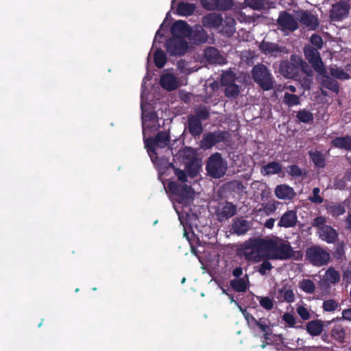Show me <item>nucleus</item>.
Returning <instances> with one entry per match:
<instances>
[{"instance_id": "obj_13", "label": "nucleus", "mask_w": 351, "mask_h": 351, "mask_svg": "<svg viewBox=\"0 0 351 351\" xmlns=\"http://www.w3.org/2000/svg\"><path fill=\"white\" fill-rule=\"evenodd\" d=\"M226 139V133L221 131H215L205 134L200 141V147L208 149L217 143H223Z\"/></svg>"}, {"instance_id": "obj_16", "label": "nucleus", "mask_w": 351, "mask_h": 351, "mask_svg": "<svg viewBox=\"0 0 351 351\" xmlns=\"http://www.w3.org/2000/svg\"><path fill=\"white\" fill-rule=\"evenodd\" d=\"M187 129L189 132L195 138H199L203 132L202 121L197 117L189 114L187 119Z\"/></svg>"}, {"instance_id": "obj_58", "label": "nucleus", "mask_w": 351, "mask_h": 351, "mask_svg": "<svg viewBox=\"0 0 351 351\" xmlns=\"http://www.w3.org/2000/svg\"><path fill=\"white\" fill-rule=\"evenodd\" d=\"M320 189L315 187L313 189V196L309 197V200L314 204H322L324 198L319 195Z\"/></svg>"}, {"instance_id": "obj_23", "label": "nucleus", "mask_w": 351, "mask_h": 351, "mask_svg": "<svg viewBox=\"0 0 351 351\" xmlns=\"http://www.w3.org/2000/svg\"><path fill=\"white\" fill-rule=\"evenodd\" d=\"M298 222V216L296 212L293 210H287L285 212L280 220L278 221V226L284 228H293L296 226Z\"/></svg>"}, {"instance_id": "obj_59", "label": "nucleus", "mask_w": 351, "mask_h": 351, "mask_svg": "<svg viewBox=\"0 0 351 351\" xmlns=\"http://www.w3.org/2000/svg\"><path fill=\"white\" fill-rule=\"evenodd\" d=\"M233 6L232 0H217V10H228Z\"/></svg>"}, {"instance_id": "obj_29", "label": "nucleus", "mask_w": 351, "mask_h": 351, "mask_svg": "<svg viewBox=\"0 0 351 351\" xmlns=\"http://www.w3.org/2000/svg\"><path fill=\"white\" fill-rule=\"evenodd\" d=\"M233 232L237 235L245 234L250 229L249 222L242 218H235L232 224Z\"/></svg>"}, {"instance_id": "obj_34", "label": "nucleus", "mask_w": 351, "mask_h": 351, "mask_svg": "<svg viewBox=\"0 0 351 351\" xmlns=\"http://www.w3.org/2000/svg\"><path fill=\"white\" fill-rule=\"evenodd\" d=\"M196 7L195 4L181 1L177 8V14L180 16H190L193 14Z\"/></svg>"}, {"instance_id": "obj_31", "label": "nucleus", "mask_w": 351, "mask_h": 351, "mask_svg": "<svg viewBox=\"0 0 351 351\" xmlns=\"http://www.w3.org/2000/svg\"><path fill=\"white\" fill-rule=\"evenodd\" d=\"M227 189L239 196H243L247 193L246 187L243 185L241 181L234 180L227 183Z\"/></svg>"}, {"instance_id": "obj_36", "label": "nucleus", "mask_w": 351, "mask_h": 351, "mask_svg": "<svg viewBox=\"0 0 351 351\" xmlns=\"http://www.w3.org/2000/svg\"><path fill=\"white\" fill-rule=\"evenodd\" d=\"M167 56L165 53L160 49H158L154 54V62L156 67L162 69L167 62Z\"/></svg>"}, {"instance_id": "obj_7", "label": "nucleus", "mask_w": 351, "mask_h": 351, "mask_svg": "<svg viewBox=\"0 0 351 351\" xmlns=\"http://www.w3.org/2000/svg\"><path fill=\"white\" fill-rule=\"evenodd\" d=\"M206 169L208 176L213 178H221L227 171V162L221 158V155H210Z\"/></svg>"}, {"instance_id": "obj_41", "label": "nucleus", "mask_w": 351, "mask_h": 351, "mask_svg": "<svg viewBox=\"0 0 351 351\" xmlns=\"http://www.w3.org/2000/svg\"><path fill=\"white\" fill-rule=\"evenodd\" d=\"M331 337L338 341L339 342H343L345 338V330L341 325H335L332 328L331 331Z\"/></svg>"}, {"instance_id": "obj_10", "label": "nucleus", "mask_w": 351, "mask_h": 351, "mask_svg": "<svg viewBox=\"0 0 351 351\" xmlns=\"http://www.w3.org/2000/svg\"><path fill=\"white\" fill-rule=\"evenodd\" d=\"M306 59L317 73H324L325 66L317 49L312 46H306L304 49Z\"/></svg>"}, {"instance_id": "obj_57", "label": "nucleus", "mask_w": 351, "mask_h": 351, "mask_svg": "<svg viewBox=\"0 0 351 351\" xmlns=\"http://www.w3.org/2000/svg\"><path fill=\"white\" fill-rule=\"evenodd\" d=\"M326 218L324 216L316 217L312 221V226L317 228L318 231L324 226H327L326 224Z\"/></svg>"}, {"instance_id": "obj_9", "label": "nucleus", "mask_w": 351, "mask_h": 351, "mask_svg": "<svg viewBox=\"0 0 351 351\" xmlns=\"http://www.w3.org/2000/svg\"><path fill=\"white\" fill-rule=\"evenodd\" d=\"M169 191L180 198V203L187 204L194 199L195 191L187 184H179L176 182H170L168 184Z\"/></svg>"}, {"instance_id": "obj_5", "label": "nucleus", "mask_w": 351, "mask_h": 351, "mask_svg": "<svg viewBox=\"0 0 351 351\" xmlns=\"http://www.w3.org/2000/svg\"><path fill=\"white\" fill-rule=\"evenodd\" d=\"M197 155H173V160H178L184 166V173L187 177L195 178L199 173L202 168V160L196 157Z\"/></svg>"}, {"instance_id": "obj_51", "label": "nucleus", "mask_w": 351, "mask_h": 351, "mask_svg": "<svg viewBox=\"0 0 351 351\" xmlns=\"http://www.w3.org/2000/svg\"><path fill=\"white\" fill-rule=\"evenodd\" d=\"M311 160L315 167L318 169L324 168L326 166L325 155H310Z\"/></svg>"}, {"instance_id": "obj_11", "label": "nucleus", "mask_w": 351, "mask_h": 351, "mask_svg": "<svg viewBox=\"0 0 351 351\" xmlns=\"http://www.w3.org/2000/svg\"><path fill=\"white\" fill-rule=\"evenodd\" d=\"M165 45L167 51L171 56H182L189 47L187 41L181 36H172L167 40Z\"/></svg>"}, {"instance_id": "obj_35", "label": "nucleus", "mask_w": 351, "mask_h": 351, "mask_svg": "<svg viewBox=\"0 0 351 351\" xmlns=\"http://www.w3.org/2000/svg\"><path fill=\"white\" fill-rule=\"evenodd\" d=\"M246 281L248 282V276L245 275V278H234L230 280V285L237 292H245L247 289Z\"/></svg>"}, {"instance_id": "obj_50", "label": "nucleus", "mask_w": 351, "mask_h": 351, "mask_svg": "<svg viewBox=\"0 0 351 351\" xmlns=\"http://www.w3.org/2000/svg\"><path fill=\"white\" fill-rule=\"evenodd\" d=\"M235 77L232 72H226L221 76V84L222 86H227L234 83Z\"/></svg>"}, {"instance_id": "obj_19", "label": "nucleus", "mask_w": 351, "mask_h": 351, "mask_svg": "<svg viewBox=\"0 0 351 351\" xmlns=\"http://www.w3.org/2000/svg\"><path fill=\"white\" fill-rule=\"evenodd\" d=\"M223 17L221 14L209 13L202 18V25L206 28L218 29L223 25Z\"/></svg>"}, {"instance_id": "obj_47", "label": "nucleus", "mask_w": 351, "mask_h": 351, "mask_svg": "<svg viewBox=\"0 0 351 351\" xmlns=\"http://www.w3.org/2000/svg\"><path fill=\"white\" fill-rule=\"evenodd\" d=\"M300 288L307 293H313L315 291V285L313 280L304 279L300 283Z\"/></svg>"}, {"instance_id": "obj_22", "label": "nucleus", "mask_w": 351, "mask_h": 351, "mask_svg": "<svg viewBox=\"0 0 351 351\" xmlns=\"http://www.w3.org/2000/svg\"><path fill=\"white\" fill-rule=\"evenodd\" d=\"M317 233L319 237L328 243H335L339 237L337 230L330 226L322 227L320 230L317 231Z\"/></svg>"}, {"instance_id": "obj_32", "label": "nucleus", "mask_w": 351, "mask_h": 351, "mask_svg": "<svg viewBox=\"0 0 351 351\" xmlns=\"http://www.w3.org/2000/svg\"><path fill=\"white\" fill-rule=\"evenodd\" d=\"M351 181V169H348L343 176L338 175L334 180V186L339 190H344Z\"/></svg>"}, {"instance_id": "obj_45", "label": "nucleus", "mask_w": 351, "mask_h": 351, "mask_svg": "<svg viewBox=\"0 0 351 351\" xmlns=\"http://www.w3.org/2000/svg\"><path fill=\"white\" fill-rule=\"evenodd\" d=\"M330 73L332 77L341 80H349L350 78V75L341 68L331 67L330 69Z\"/></svg>"}, {"instance_id": "obj_12", "label": "nucleus", "mask_w": 351, "mask_h": 351, "mask_svg": "<svg viewBox=\"0 0 351 351\" xmlns=\"http://www.w3.org/2000/svg\"><path fill=\"white\" fill-rule=\"evenodd\" d=\"M349 0H341L332 5L330 18L333 21H340L346 18L350 10Z\"/></svg>"}, {"instance_id": "obj_44", "label": "nucleus", "mask_w": 351, "mask_h": 351, "mask_svg": "<svg viewBox=\"0 0 351 351\" xmlns=\"http://www.w3.org/2000/svg\"><path fill=\"white\" fill-rule=\"evenodd\" d=\"M239 93H240L239 87L235 83L226 86V88L224 90L225 96L230 99H236L239 96Z\"/></svg>"}, {"instance_id": "obj_55", "label": "nucleus", "mask_w": 351, "mask_h": 351, "mask_svg": "<svg viewBox=\"0 0 351 351\" xmlns=\"http://www.w3.org/2000/svg\"><path fill=\"white\" fill-rule=\"evenodd\" d=\"M145 147L147 149L148 154L150 152L152 154H156V148L158 147L157 146V143L155 138H146L145 140Z\"/></svg>"}, {"instance_id": "obj_42", "label": "nucleus", "mask_w": 351, "mask_h": 351, "mask_svg": "<svg viewBox=\"0 0 351 351\" xmlns=\"http://www.w3.org/2000/svg\"><path fill=\"white\" fill-rule=\"evenodd\" d=\"M263 170L266 174H276L281 172L282 166L277 162H271L263 166Z\"/></svg>"}, {"instance_id": "obj_43", "label": "nucleus", "mask_w": 351, "mask_h": 351, "mask_svg": "<svg viewBox=\"0 0 351 351\" xmlns=\"http://www.w3.org/2000/svg\"><path fill=\"white\" fill-rule=\"evenodd\" d=\"M157 146L158 147L164 148L170 141V136L166 132H159L155 136Z\"/></svg>"}, {"instance_id": "obj_54", "label": "nucleus", "mask_w": 351, "mask_h": 351, "mask_svg": "<svg viewBox=\"0 0 351 351\" xmlns=\"http://www.w3.org/2000/svg\"><path fill=\"white\" fill-rule=\"evenodd\" d=\"M339 304L337 301L333 299L324 300L323 302V309L325 311L330 312L337 309Z\"/></svg>"}, {"instance_id": "obj_49", "label": "nucleus", "mask_w": 351, "mask_h": 351, "mask_svg": "<svg viewBox=\"0 0 351 351\" xmlns=\"http://www.w3.org/2000/svg\"><path fill=\"white\" fill-rule=\"evenodd\" d=\"M195 117H197L199 120H206L210 116L209 108L206 106H202L195 110Z\"/></svg>"}, {"instance_id": "obj_27", "label": "nucleus", "mask_w": 351, "mask_h": 351, "mask_svg": "<svg viewBox=\"0 0 351 351\" xmlns=\"http://www.w3.org/2000/svg\"><path fill=\"white\" fill-rule=\"evenodd\" d=\"M160 84L164 89L168 91L174 90L178 86L176 77L173 74L170 73L161 75Z\"/></svg>"}, {"instance_id": "obj_18", "label": "nucleus", "mask_w": 351, "mask_h": 351, "mask_svg": "<svg viewBox=\"0 0 351 351\" xmlns=\"http://www.w3.org/2000/svg\"><path fill=\"white\" fill-rule=\"evenodd\" d=\"M298 21L311 30H315L319 27V21L316 16L307 11L299 12L297 14Z\"/></svg>"}, {"instance_id": "obj_20", "label": "nucleus", "mask_w": 351, "mask_h": 351, "mask_svg": "<svg viewBox=\"0 0 351 351\" xmlns=\"http://www.w3.org/2000/svg\"><path fill=\"white\" fill-rule=\"evenodd\" d=\"M274 296L278 302L292 303L295 300V294L287 285H283L282 287L276 291Z\"/></svg>"}, {"instance_id": "obj_15", "label": "nucleus", "mask_w": 351, "mask_h": 351, "mask_svg": "<svg viewBox=\"0 0 351 351\" xmlns=\"http://www.w3.org/2000/svg\"><path fill=\"white\" fill-rule=\"evenodd\" d=\"M317 80L322 87L335 93L339 92L338 82L328 75L326 68L324 73H317Z\"/></svg>"}, {"instance_id": "obj_63", "label": "nucleus", "mask_w": 351, "mask_h": 351, "mask_svg": "<svg viewBox=\"0 0 351 351\" xmlns=\"http://www.w3.org/2000/svg\"><path fill=\"white\" fill-rule=\"evenodd\" d=\"M297 313L303 320H307L310 318V313L308 309L303 306H300L297 308Z\"/></svg>"}, {"instance_id": "obj_30", "label": "nucleus", "mask_w": 351, "mask_h": 351, "mask_svg": "<svg viewBox=\"0 0 351 351\" xmlns=\"http://www.w3.org/2000/svg\"><path fill=\"white\" fill-rule=\"evenodd\" d=\"M307 332L313 336H318L322 334L324 330V322L321 319L310 321L306 326Z\"/></svg>"}, {"instance_id": "obj_48", "label": "nucleus", "mask_w": 351, "mask_h": 351, "mask_svg": "<svg viewBox=\"0 0 351 351\" xmlns=\"http://www.w3.org/2000/svg\"><path fill=\"white\" fill-rule=\"evenodd\" d=\"M345 256V243L343 241L337 242L335 246L333 257L336 260H342Z\"/></svg>"}, {"instance_id": "obj_3", "label": "nucleus", "mask_w": 351, "mask_h": 351, "mask_svg": "<svg viewBox=\"0 0 351 351\" xmlns=\"http://www.w3.org/2000/svg\"><path fill=\"white\" fill-rule=\"evenodd\" d=\"M263 250H265V240L263 239H252L245 242L243 254L246 261L259 263L264 260V255L262 253Z\"/></svg>"}, {"instance_id": "obj_1", "label": "nucleus", "mask_w": 351, "mask_h": 351, "mask_svg": "<svg viewBox=\"0 0 351 351\" xmlns=\"http://www.w3.org/2000/svg\"><path fill=\"white\" fill-rule=\"evenodd\" d=\"M265 250L273 260H288L295 253L290 244L282 239L265 240Z\"/></svg>"}, {"instance_id": "obj_21", "label": "nucleus", "mask_w": 351, "mask_h": 351, "mask_svg": "<svg viewBox=\"0 0 351 351\" xmlns=\"http://www.w3.org/2000/svg\"><path fill=\"white\" fill-rule=\"evenodd\" d=\"M188 38L193 44L199 45L206 43L208 36L202 26H196L193 29H191Z\"/></svg>"}, {"instance_id": "obj_26", "label": "nucleus", "mask_w": 351, "mask_h": 351, "mask_svg": "<svg viewBox=\"0 0 351 351\" xmlns=\"http://www.w3.org/2000/svg\"><path fill=\"white\" fill-rule=\"evenodd\" d=\"M260 49L266 54L276 56L277 53H287L285 47H281L276 43L263 42L260 45Z\"/></svg>"}, {"instance_id": "obj_37", "label": "nucleus", "mask_w": 351, "mask_h": 351, "mask_svg": "<svg viewBox=\"0 0 351 351\" xmlns=\"http://www.w3.org/2000/svg\"><path fill=\"white\" fill-rule=\"evenodd\" d=\"M235 21L233 18H226L223 21L222 32L227 36H232L235 32Z\"/></svg>"}, {"instance_id": "obj_62", "label": "nucleus", "mask_w": 351, "mask_h": 351, "mask_svg": "<svg viewBox=\"0 0 351 351\" xmlns=\"http://www.w3.org/2000/svg\"><path fill=\"white\" fill-rule=\"evenodd\" d=\"M239 308L248 324L252 326L254 323H256V319L246 308H243L241 306H239Z\"/></svg>"}, {"instance_id": "obj_60", "label": "nucleus", "mask_w": 351, "mask_h": 351, "mask_svg": "<svg viewBox=\"0 0 351 351\" xmlns=\"http://www.w3.org/2000/svg\"><path fill=\"white\" fill-rule=\"evenodd\" d=\"M201 3L208 10H215L217 8V0H201Z\"/></svg>"}, {"instance_id": "obj_2", "label": "nucleus", "mask_w": 351, "mask_h": 351, "mask_svg": "<svg viewBox=\"0 0 351 351\" xmlns=\"http://www.w3.org/2000/svg\"><path fill=\"white\" fill-rule=\"evenodd\" d=\"M308 64L298 55H291L289 60L280 62L279 72L287 78L293 79L299 75L300 71L307 73Z\"/></svg>"}, {"instance_id": "obj_24", "label": "nucleus", "mask_w": 351, "mask_h": 351, "mask_svg": "<svg viewBox=\"0 0 351 351\" xmlns=\"http://www.w3.org/2000/svg\"><path fill=\"white\" fill-rule=\"evenodd\" d=\"M276 196L280 199L291 200L295 195L294 189L287 184L278 185L275 189Z\"/></svg>"}, {"instance_id": "obj_64", "label": "nucleus", "mask_w": 351, "mask_h": 351, "mask_svg": "<svg viewBox=\"0 0 351 351\" xmlns=\"http://www.w3.org/2000/svg\"><path fill=\"white\" fill-rule=\"evenodd\" d=\"M282 319L288 324L289 327H294L295 324V319L294 316L289 313H285L282 315Z\"/></svg>"}, {"instance_id": "obj_33", "label": "nucleus", "mask_w": 351, "mask_h": 351, "mask_svg": "<svg viewBox=\"0 0 351 351\" xmlns=\"http://www.w3.org/2000/svg\"><path fill=\"white\" fill-rule=\"evenodd\" d=\"M331 143L333 147L348 152L351 151V137L350 136L336 137L332 141Z\"/></svg>"}, {"instance_id": "obj_38", "label": "nucleus", "mask_w": 351, "mask_h": 351, "mask_svg": "<svg viewBox=\"0 0 351 351\" xmlns=\"http://www.w3.org/2000/svg\"><path fill=\"white\" fill-rule=\"evenodd\" d=\"M325 277L328 282L333 285L338 283L341 278L339 273L332 267L326 271Z\"/></svg>"}, {"instance_id": "obj_52", "label": "nucleus", "mask_w": 351, "mask_h": 351, "mask_svg": "<svg viewBox=\"0 0 351 351\" xmlns=\"http://www.w3.org/2000/svg\"><path fill=\"white\" fill-rule=\"evenodd\" d=\"M287 172L293 178H299L302 176V169L296 165H289L287 167Z\"/></svg>"}, {"instance_id": "obj_17", "label": "nucleus", "mask_w": 351, "mask_h": 351, "mask_svg": "<svg viewBox=\"0 0 351 351\" xmlns=\"http://www.w3.org/2000/svg\"><path fill=\"white\" fill-rule=\"evenodd\" d=\"M191 32V27L189 25L182 20L176 21L171 27V32L173 37L181 36L184 38L190 35Z\"/></svg>"}, {"instance_id": "obj_39", "label": "nucleus", "mask_w": 351, "mask_h": 351, "mask_svg": "<svg viewBox=\"0 0 351 351\" xmlns=\"http://www.w3.org/2000/svg\"><path fill=\"white\" fill-rule=\"evenodd\" d=\"M326 209L332 217L342 215L346 212L345 206L342 204H332L328 205L326 206Z\"/></svg>"}, {"instance_id": "obj_40", "label": "nucleus", "mask_w": 351, "mask_h": 351, "mask_svg": "<svg viewBox=\"0 0 351 351\" xmlns=\"http://www.w3.org/2000/svg\"><path fill=\"white\" fill-rule=\"evenodd\" d=\"M296 118L300 122L309 123L313 121V114L311 112L303 109L297 112Z\"/></svg>"}, {"instance_id": "obj_61", "label": "nucleus", "mask_w": 351, "mask_h": 351, "mask_svg": "<svg viewBox=\"0 0 351 351\" xmlns=\"http://www.w3.org/2000/svg\"><path fill=\"white\" fill-rule=\"evenodd\" d=\"M310 41L313 45H315L319 49H322L323 47L322 38L317 34H313L311 36Z\"/></svg>"}, {"instance_id": "obj_53", "label": "nucleus", "mask_w": 351, "mask_h": 351, "mask_svg": "<svg viewBox=\"0 0 351 351\" xmlns=\"http://www.w3.org/2000/svg\"><path fill=\"white\" fill-rule=\"evenodd\" d=\"M259 299L260 305L267 311L274 308V300L269 297H257Z\"/></svg>"}, {"instance_id": "obj_8", "label": "nucleus", "mask_w": 351, "mask_h": 351, "mask_svg": "<svg viewBox=\"0 0 351 351\" xmlns=\"http://www.w3.org/2000/svg\"><path fill=\"white\" fill-rule=\"evenodd\" d=\"M152 162L157 169L160 171H165L169 168H172L174 170V173L177 176L178 179L182 182H186V176L184 171L180 168L175 167L173 163L167 158L165 155H149Z\"/></svg>"}, {"instance_id": "obj_14", "label": "nucleus", "mask_w": 351, "mask_h": 351, "mask_svg": "<svg viewBox=\"0 0 351 351\" xmlns=\"http://www.w3.org/2000/svg\"><path fill=\"white\" fill-rule=\"evenodd\" d=\"M277 23L282 30L293 32L298 28V23L294 17L287 12L280 13Z\"/></svg>"}, {"instance_id": "obj_6", "label": "nucleus", "mask_w": 351, "mask_h": 351, "mask_svg": "<svg viewBox=\"0 0 351 351\" xmlns=\"http://www.w3.org/2000/svg\"><path fill=\"white\" fill-rule=\"evenodd\" d=\"M306 259L313 266L322 267L328 263L330 255L320 245H313L306 248Z\"/></svg>"}, {"instance_id": "obj_28", "label": "nucleus", "mask_w": 351, "mask_h": 351, "mask_svg": "<svg viewBox=\"0 0 351 351\" xmlns=\"http://www.w3.org/2000/svg\"><path fill=\"white\" fill-rule=\"evenodd\" d=\"M237 206L234 204L226 202L221 208L219 210L218 217L220 220L229 219L237 213Z\"/></svg>"}, {"instance_id": "obj_56", "label": "nucleus", "mask_w": 351, "mask_h": 351, "mask_svg": "<svg viewBox=\"0 0 351 351\" xmlns=\"http://www.w3.org/2000/svg\"><path fill=\"white\" fill-rule=\"evenodd\" d=\"M263 261V262L259 266H258L257 271L260 274L264 276L267 274L268 271H270L273 268V266L267 260L264 259Z\"/></svg>"}, {"instance_id": "obj_4", "label": "nucleus", "mask_w": 351, "mask_h": 351, "mask_svg": "<svg viewBox=\"0 0 351 351\" xmlns=\"http://www.w3.org/2000/svg\"><path fill=\"white\" fill-rule=\"evenodd\" d=\"M252 77L254 81L264 90H270L274 86L273 77L263 64H258L252 68Z\"/></svg>"}, {"instance_id": "obj_46", "label": "nucleus", "mask_w": 351, "mask_h": 351, "mask_svg": "<svg viewBox=\"0 0 351 351\" xmlns=\"http://www.w3.org/2000/svg\"><path fill=\"white\" fill-rule=\"evenodd\" d=\"M283 102L289 107L297 106L300 104V97L297 95L285 93Z\"/></svg>"}, {"instance_id": "obj_25", "label": "nucleus", "mask_w": 351, "mask_h": 351, "mask_svg": "<svg viewBox=\"0 0 351 351\" xmlns=\"http://www.w3.org/2000/svg\"><path fill=\"white\" fill-rule=\"evenodd\" d=\"M204 58L209 64H221L223 57L219 53L218 49L209 47L204 50Z\"/></svg>"}]
</instances>
